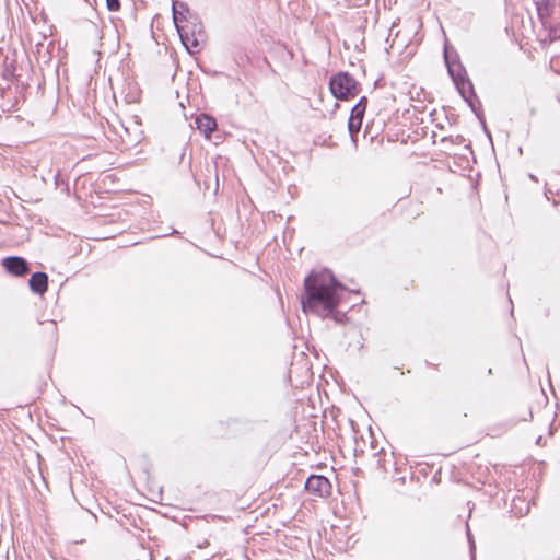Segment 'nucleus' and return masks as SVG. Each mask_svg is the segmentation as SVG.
<instances>
[{
    "label": "nucleus",
    "instance_id": "nucleus-1",
    "mask_svg": "<svg viewBox=\"0 0 560 560\" xmlns=\"http://www.w3.org/2000/svg\"><path fill=\"white\" fill-rule=\"evenodd\" d=\"M305 296L302 299L303 311L319 315L330 313L337 307L342 287L337 283L332 273L320 270L311 273L304 282Z\"/></svg>",
    "mask_w": 560,
    "mask_h": 560
},
{
    "label": "nucleus",
    "instance_id": "nucleus-2",
    "mask_svg": "<svg viewBox=\"0 0 560 560\" xmlns=\"http://www.w3.org/2000/svg\"><path fill=\"white\" fill-rule=\"evenodd\" d=\"M173 20L186 49L190 54L199 51L206 40V35L201 24L189 21L183 23V14L178 12L176 3L173 5Z\"/></svg>",
    "mask_w": 560,
    "mask_h": 560
},
{
    "label": "nucleus",
    "instance_id": "nucleus-3",
    "mask_svg": "<svg viewBox=\"0 0 560 560\" xmlns=\"http://www.w3.org/2000/svg\"><path fill=\"white\" fill-rule=\"evenodd\" d=\"M330 91L336 98L345 100L357 94V83L347 73H338L330 80Z\"/></svg>",
    "mask_w": 560,
    "mask_h": 560
},
{
    "label": "nucleus",
    "instance_id": "nucleus-4",
    "mask_svg": "<svg viewBox=\"0 0 560 560\" xmlns=\"http://www.w3.org/2000/svg\"><path fill=\"white\" fill-rule=\"evenodd\" d=\"M305 488L307 491L323 497L329 493L330 482L323 476H311L305 482Z\"/></svg>",
    "mask_w": 560,
    "mask_h": 560
},
{
    "label": "nucleus",
    "instance_id": "nucleus-5",
    "mask_svg": "<svg viewBox=\"0 0 560 560\" xmlns=\"http://www.w3.org/2000/svg\"><path fill=\"white\" fill-rule=\"evenodd\" d=\"M365 112V105L360 101L351 110V115L348 122V129L351 135L357 133L362 125L363 115Z\"/></svg>",
    "mask_w": 560,
    "mask_h": 560
},
{
    "label": "nucleus",
    "instance_id": "nucleus-6",
    "mask_svg": "<svg viewBox=\"0 0 560 560\" xmlns=\"http://www.w3.org/2000/svg\"><path fill=\"white\" fill-rule=\"evenodd\" d=\"M2 264L7 271L14 276H23L28 271L26 261L21 257H8Z\"/></svg>",
    "mask_w": 560,
    "mask_h": 560
},
{
    "label": "nucleus",
    "instance_id": "nucleus-7",
    "mask_svg": "<svg viewBox=\"0 0 560 560\" xmlns=\"http://www.w3.org/2000/svg\"><path fill=\"white\" fill-rule=\"evenodd\" d=\"M48 278L44 272H36L30 279V288L33 292L43 294L47 290Z\"/></svg>",
    "mask_w": 560,
    "mask_h": 560
},
{
    "label": "nucleus",
    "instance_id": "nucleus-8",
    "mask_svg": "<svg viewBox=\"0 0 560 560\" xmlns=\"http://www.w3.org/2000/svg\"><path fill=\"white\" fill-rule=\"evenodd\" d=\"M196 125L200 132H202L207 138H209L210 133L217 128L215 120L208 115H200L196 118Z\"/></svg>",
    "mask_w": 560,
    "mask_h": 560
},
{
    "label": "nucleus",
    "instance_id": "nucleus-9",
    "mask_svg": "<svg viewBox=\"0 0 560 560\" xmlns=\"http://www.w3.org/2000/svg\"><path fill=\"white\" fill-rule=\"evenodd\" d=\"M444 57H445V61H446V65H447L448 73L453 78L455 83L458 84L459 82H464L465 81V73H464V70H463L462 66L460 65H456L454 62L453 63L450 62L448 55H447L446 50H445Z\"/></svg>",
    "mask_w": 560,
    "mask_h": 560
},
{
    "label": "nucleus",
    "instance_id": "nucleus-10",
    "mask_svg": "<svg viewBox=\"0 0 560 560\" xmlns=\"http://www.w3.org/2000/svg\"><path fill=\"white\" fill-rule=\"evenodd\" d=\"M106 7L109 11H118L120 7L119 0H106Z\"/></svg>",
    "mask_w": 560,
    "mask_h": 560
}]
</instances>
